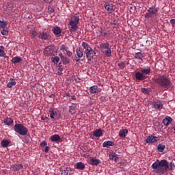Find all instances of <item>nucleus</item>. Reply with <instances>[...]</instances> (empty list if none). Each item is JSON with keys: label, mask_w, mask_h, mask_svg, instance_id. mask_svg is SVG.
I'll use <instances>...</instances> for the list:
<instances>
[{"label": "nucleus", "mask_w": 175, "mask_h": 175, "mask_svg": "<svg viewBox=\"0 0 175 175\" xmlns=\"http://www.w3.org/2000/svg\"><path fill=\"white\" fill-rule=\"evenodd\" d=\"M152 168L154 173L163 174L169 170V164L167 160H157L152 164Z\"/></svg>", "instance_id": "obj_1"}, {"label": "nucleus", "mask_w": 175, "mask_h": 175, "mask_svg": "<svg viewBox=\"0 0 175 175\" xmlns=\"http://www.w3.org/2000/svg\"><path fill=\"white\" fill-rule=\"evenodd\" d=\"M135 79L138 81H142L146 79L144 75L139 72H135Z\"/></svg>", "instance_id": "obj_21"}, {"label": "nucleus", "mask_w": 175, "mask_h": 175, "mask_svg": "<svg viewBox=\"0 0 175 175\" xmlns=\"http://www.w3.org/2000/svg\"><path fill=\"white\" fill-rule=\"evenodd\" d=\"M63 70H64L63 68H59V71L60 72H62L63 71Z\"/></svg>", "instance_id": "obj_54"}, {"label": "nucleus", "mask_w": 175, "mask_h": 175, "mask_svg": "<svg viewBox=\"0 0 175 175\" xmlns=\"http://www.w3.org/2000/svg\"><path fill=\"white\" fill-rule=\"evenodd\" d=\"M59 57H60L62 62H63L64 65H68L70 64V59L63 55V53H59Z\"/></svg>", "instance_id": "obj_14"}, {"label": "nucleus", "mask_w": 175, "mask_h": 175, "mask_svg": "<svg viewBox=\"0 0 175 175\" xmlns=\"http://www.w3.org/2000/svg\"><path fill=\"white\" fill-rule=\"evenodd\" d=\"M142 92L143 94H146V95H148V94H149V90H148V89L145 88H142Z\"/></svg>", "instance_id": "obj_43"}, {"label": "nucleus", "mask_w": 175, "mask_h": 175, "mask_svg": "<svg viewBox=\"0 0 175 175\" xmlns=\"http://www.w3.org/2000/svg\"><path fill=\"white\" fill-rule=\"evenodd\" d=\"M0 144L3 148H8L9 144H10V142L6 139H3Z\"/></svg>", "instance_id": "obj_35"}, {"label": "nucleus", "mask_w": 175, "mask_h": 175, "mask_svg": "<svg viewBox=\"0 0 175 175\" xmlns=\"http://www.w3.org/2000/svg\"><path fill=\"white\" fill-rule=\"evenodd\" d=\"M46 3H51L53 2V0H43Z\"/></svg>", "instance_id": "obj_52"}, {"label": "nucleus", "mask_w": 175, "mask_h": 175, "mask_svg": "<svg viewBox=\"0 0 175 175\" xmlns=\"http://www.w3.org/2000/svg\"><path fill=\"white\" fill-rule=\"evenodd\" d=\"M170 23L173 25V27H175V19H170Z\"/></svg>", "instance_id": "obj_50"}, {"label": "nucleus", "mask_w": 175, "mask_h": 175, "mask_svg": "<svg viewBox=\"0 0 175 175\" xmlns=\"http://www.w3.org/2000/svg\"><path fill=\"white\" fill-rule=\"evenodd\" d=\"M109 157L110 160L114 161V162L116 163H118L119 162L118 154H117L116 152L110 154L109 155Z\"/></svg>", "instance_id": "obj_18"}, {"label": "nucleus", "mask_w": 175, "mask_h": 175, "mask_svg": "<svg viewBox=\"0 0 175 175\" xmlns=\"http://www.w3.org/2000/svg\"><path fill=\"white\" fill-rule=\"evenodd\" d=\"M165 148H166L165 145L159 144L158 145V151L159 152H163L164 149H165Z\"/></svg>", "instance_id": "obj_41"}, {"label": "nucleus", "mask_w": 175, "mask_h": 175, "mask_svg": "<svg viewBox=\"0 0 175 175\" xmlns=\"http://www.w3.org/2000/svg\"><path fill=\"white\" fill-rule=\"evenodd\" d=\"M8 27V22L5 20H0V29H6Z\"/></svg>", "instance_id": "obj_30"}, {"label": "nucleus", "mask_w": 175, "mask_h": 175, "mask_svg": "<svg viewBox=\"0 0 175 175\" xmlns=\"http://www.w3.org/2000/svg\"><path fill=\"white\" fill-rule=\"evenodd\" d=\"M66 55L67 57H72V52L70 51H66Z\"/></svg>", "instance_id": "obj_48"}, {"label": "nucleus", "mask_w": 175, "mask_h": 175, "mask_svg": "<svg viewBox=\"0 0 175 175\" xmlns=\"http://www.w3.org/2000/svg\"><path fill=\"white\" fill-rule=\"evenodd\" d=\"M17 82L16 81V80H14V79L11 78L10 79V81L8 82L7 87L8 88H12L13 86L16 85Z\"/></svg>", "instance_id": "obj_27"}, {"label": "nucleus", "mask_w": 175, "mask_h": 175, "mask_svg": "<svg viewBox=\"0 0 175 175\" xmlns=\"http://www.w3.org/2000/svg\"><path fill=\"white\" fill-rule=\"evenodd\" d=\"M93 135L96 137H100L103 135V131L101 129H96L93 132Z\"/></svg>", "instance_id": "obj_23"}, {"label": "nucleus", "mask_w": 175, "mask_h": 175, "mask_svg": "<svg viewBox=\"0 0 175 175\" xmlns=\"http://www.w3.org/2000/svg\"><path fill=\"white\" fill-rule=\"evenodd\" d=\"M11 169H12L14 171L18 172L20 170L23 168V164H11L10 165Z\"/></svg>", "instance_id": "obj_17"}, {"label": "nucleus", "mask_w": 175, "mask_h": 175, "mask_svg": "<svg viewBox=\"0 0 175 175\" xmlns=\"http://www.w3.org/2000/svg\"><path fill=\"white\" fill-rule=\"evenodd\" d=\"M0 32L1 33V34H2L3 36H8L9 31H8L7 27H6V28L0 29Z\"/></svg>", "instance_id": "obj_39"}, {"label": "nucleus", "mask_w": 175, "mask_h": 175, "mask_svg": "<svg viewBox=\"0 0 175 175\" xmlns=\"http://www.w3.org/2000/svg\"><path fill=\"white\" fill-rule=\"evenodd\" d=\"M171 167H174V164H172V162H171V165H170Z\"/></svg>", "instance_id": "obj_56"}, {"label": "nucleus", "mask_w": 175, "mask_h": 175, "mask_svg": "<svg viewBox=\"0 0 175 175\" xmlns=\"http://www.w3.org/2000/svg\"><path fill=\"white\" fill-rule=\"evenodd\" d=\"M62 175H68V171L64 170L63 172H62Z\"/></svg>", "instance_id": "obj_49"}, {"label": "nucleus", "mask_w": 175, "mask_h": 175, "mask_svg": "<svg viewBox=\"0 0 175 175\" xmlns=\"http://www.w3.org/2000/svg\"><path fill=\"white\" fill-rule=\"evenodd\" d=\"M163 101L158 100L153 103V107L156 110H161L163 109Z\"/></svg>", "instance_id": "obj_11"}, {"label": "nucleus", "mask_w": 175, "mask_h": 175, "mask_svg": "<svg viewBox=\"0 0 175 175\" xmlns=\"http://www.w3.org/2000/svg\"><path fill=\"white\" fill-rule=\"evenodd\" d=\"M12 62L14 64H18L22 62V58L20 57H14V58H12Z\"/></svg>", "instance_id": "obj_36"}, {"label": "nucleus", "mask_w": 175, "mask_h": 175, "mask_svg": "<svg viewBox=\"0 0 175 175\" xmlns=\"http://www.w3.org/2000/svg\"><path fill=\"white\" fill-rule=\"evenodd\" d=\"M77 109V105L72 103L71 106L69 107V113L70 114H75V110Z\"/></svg>", "instance_id": "obj_22"}, {"label": "nucleus", "mask_w": 175, "mask_h": 175, "mask_svg": "<svg viewBox=\"0 0 175 175\" xmlns=\"http://www.w3.org/2000/svg\"><path fill=\"white\" fill-rule=\"evenodd\" d=\"M128 133H129V131L127 129L120 130L119 131V136L121 138H124L127 136Z\"/></svg>", "instance_id": "obj_24"}, {"label": "nucleus", "mask_w": 175, "mask_h": 175, "mask_svg": "<svg viewBox=\"0 0 175 175\" xmlns=\"http://www.w3.org/2000/svg\"><path fill=\"white\" fill-rule=\"evenodd\" d=\"M102 33V36L103 38H109L110 37V33H109L108 32H100Z\"/></svg>", "instance_id": "obj_44"}, {"label": "nucleus", "mask_w": 175, "mask_h": 175, "mask_svg": "<svg viewBox=\"0 0 175 175\" xmlns=\"http://www.w3.org/2000/svg\"><path fill=\"white\" fill-rule=\"evenodd\" d=\"M147 12L145 14L146 18H152L158 15V10L154 7L149 8Z\"/></svg>", "instance_id": "obj_6"}, {"label": "nucleus", "mask_w": 175, "mask_h": 175, "mask_svg": "<svg viewBox=\"0 0 175 175\" xmlns=\"http://www.w3.org/2000/svg\"><path fill=\"white\" fill-rule=\"evenodd\" d=\"M68 48L66 46H65V45L62 44L60 46V51H68Z\"/></svg>", "instance_id": "obj_45"}, {"label": "nucleus", "mask_w": 175, "mask_h": 175, "mask_svg": "<svg viewBox=\"0 0 175 175\" xmlns=\"http://www.w3.org/2000/svg\"><path fill=\"white\" fill-rule=\"evenodd\" d=\"M49 149H50V147L46 146V148H44V152L47 153Z\"/></svg>", "instance_id": "obj_51"}, {"label": "nucleus", "mask_w": 175, "mask_h": 175, "mask_svg": "<svg viewBox=\"0 0 175 175\" xmlns=\"http://www.w3.org/2000/svg\"><path fill=\"white\" fill-rule=\"evenodd\" d=\"M154 82L160 86H162L163 88L168 89L171 85V81L169 78H167L165 76L161 75L157 78L154 79Z\"/></svg>", "instance_id": "obj_2"}, {"label": "nucleus", "mask_w": 175, "mask_h": 175, "mask_svg": "<svg viewBox=\"0 0 175 175\" xmlns=\"http://www.w3.org/2000/svg\"><path fill=\"white\" fill-rule=\"evenodd\" d=\"M100 163V160L94 159V158H92L90 159V164L92 165H96L97 166V165H98Z\"/></svg>", "instance_id": "obj_32"}, {"label": "nucleus", "mask_w": 175, "mask_h": 175, "mask_svg": "<svg viewBox=\"0 0 175 175\" xmlns=\"http://www.w3.org/2000/svg\"><path fill=\"white\" fill-rule=\"evenodd\" d=\"M3 122L5 125L11 126L14 123V120L11 118H7L3 120Z\"/></svg>", "instance_id": "obj_28"}, {"label": "nucleus", "mask_w": 175, "mask_h": 175, "mask_svg": "<svg viewBox=\"0 0 175 175\" xmlns=\"http://www.w3.org/2000/svg\"><path fill=\"white\" fill-rule=\"evenodd\" d=\"M0 57H8L5 51H3V49H0Z\"/></svg>", "instance_id": "obj_42"}, {"label": "nucleus", "mask_w": 175, "mask_h": 175, "mask_svg": "<svg viewBox=\"0 0 175 175\" xmlns=\"http://www.w3.org/2000/svg\"><path fill=\"white\" fill-rule=\"evenodd\" d=\"M53 31L55 35H59L62 33V29H60L58 27H56L53 29Z\"/></svg>", "instance_id": "obj_37"}, {"label": "nucleus", "mask_w": 175, "mask_h": 175, "mask_svg": "<svg viewBox=\"0 0 175 175\" xmlns=\"http://www.w3.org/2000/svg\"><path fill=\"white\" fill-rule=\"evenodd\" d=\"M159 140V138H158V137L154 136V135H149L145 140V142L146 144H155Z\"/></svg>", "instance_id": "obj_8"}, {"label": "nucleus", "mask_w": 175, "mask_h": 175, "mask_svg": "<svg viewBox=\"0 0 175 175\" xmlns=\"http://www.w3.org/2000/svg\"><path fill=\"white\" fill-rule=\"evenodd\" d=\"M104 8H105V10L109 12L110 14L113 13V6L112 4H110V3L105 2V4H104Z\"/></svg>", "instance_id": "obj_12"}, {"label": "nucleus", "mask_w": 175, "mask_h": 175, "mask_svg": "<svg viewBox=\"0 0 175 175\" xmlns=\"http://www.w3.org/2000/svg\"><path fill=\"white\" fill-rule=\"evenodd\" d=\"M100 50L103 51V50H106L108 49H111V47L110 46V44L107 43H102V42H99V47H98Z\"/></svg>", "instance_id": "obj_19"}, {"label": "nucleus", "mask_w": 175, "mask_h": 175, "mask_svg": "<svg viewBox=\"0 0 175 175\" xmlns=\"http://www.w3.org/2000/svg\"><path fill=\"white\" fill-rule=\"evenodd\" d=\"M81 46L83 48V49L85 50V51H90L92 50V48H91L90 44L86 42H83Z\"/></svg>", "instance_id": "obj_25"}, {"label": "nucleus", "mask_w": 175, "mask_h": 175, "mask_svg": "<svg viewBox=\"0 0 175 175\" xmlns=\"http://www.w3.org/2000/svg\"><path fill=\"white\" fill-rule=\"evenodd\" d=\"M0 48H1L2 49H3V46H0Z\"/></svg>", "instance_id": "obj_58"}, {"label": "nucleus", "mask_w": 175, "mask_h": 175, "mask_svg": "<svg viewBox=\"0 0 175 175\" xmlns=\"http://www.w3.org/2000/svg\"><path fill=\"white\" fill-rule=\"evenodd\" d=\"M118 66L120 69L123 70L125 67V63L124 62L119 63Z\"/></svg>", "instance_id": "obj_46"}, {"label": "nucleus", "mask_w": 175, "mask_h": 175, "mask_svg": "<svg viewBox=\"0 0 175 175\" xmlns=\"http://www.w3.org/2000/svg\"><path fill=\"white\" fill-rule=\"evenodd\" d=\"M51 61H52V62L54 63V64H57L59 62V58L57 56L51 57Z\"/></svg>", "instance_id": "obj_40"}, {"label": "nucleus", "mask_w": 175, "mask_h": 175, "mask_svg": "<svg viewBox=\"0 0 175 175\" xmlns=\"http://www.w3.org/2000/svg\"><path fill=\"white\" fill-rule=\"evenodd\" d=\"M46 145L47 143L46 142V141H42L40 144V146L43 148H44Z\"/></svg>", "instance_id": "obj_47"}, {"label": "nucleus", "mask_w": 175, "mask_h": 175, "mask_svg": "<svg viewBox=\"0 0 175 175\" xmlns=\"http://www.w3.org/2000/svg\"><path fill=\"white\" fill-rule=\"evenodd\" d=\"M135 59H140L142 62L143 61L144 55L142 53H137L135 55Z\"/></svg>", "instance_id": "obj_38"}, {"label": "nucleus", "mask_w": 175, "mask_h": 175, "mask_svg": "<svg viewBox=\"0 0 175 175\" xmlns=\"http://www.w3.org/2000/svg\"><path fill=\"white\" fill-rule=\"evenodd\" d=\"M114 145H116V144L113 141H105L103 144V147L110 148V147H113Z\"/></svg>", "instance_id": "obj_15"}, {"label": "nucleus", "mask_w": 175, "mask_h": 175, "mask_svg": "<svg viewBox=\"0 0 175 175\" xmlns=\"http://www.w3.org/2000/svg\"><path fill=\"white\" fill-rule=\"evenodd\" d=\"M105 56L107 57L112 56L111 48H109L105 50Z\"/></svg>", "instance_id": "obj_31"}, {"label": "nucleus", "mask_w": 175, "mask_h": 175, "mask_svg": "<svg viewBox=\"0 0 175 175\" xmlns=\"http://www.w3.org/2000/svg\"><path fill=\"white\" fill-rule=\"evenodd\" d=\"M38 38L43 40H47L51 38V36L46 32H40L38 33Z\"/></svg>", "instance_id": "obj_13"}, {"label": "nucleus", "mask_w": 175, "mask_h": 175, "mask_svg": "<svg viewBox=\"0 0 175 175\" xmlns=\"http://www.w3.org/2000/svg\"><path fill=\"white\" fill-rule=\"evenodd\" d=\"M58 74H59V75H62V72H58Z\"/></svg>", "instance_id": "obj_57"}, {"label": "nucleus", "mask_w": 175, "mask_h": 175, "mask_svg": "<svg viewBox=\"0 0 175 175\" xmlns=\"http://www.w3.org/2000/svg\"><path fill=\"white\" fill-rule=\"evenodd\" d=\"M56 115H57V112L56 111H54L53 109H50V110H49L50 118L53 120L54 116H56Z\"/></svg>", "instance_id": "obj_34"}, {"label": "nucleus", "mask_w": 175, "mask_h": 175, "mask_svg": "<svg viewBox=\"0 0 175 175\" xmlns=\"http://www.w3.org/2000/svg\"><path fill=\"white\" fill-rule=\"evenodd\" d=\"M79 23V18L77 16H72L69 22V30L70 32H76L78 30V25Z\"/></svg>", "instance_id": "obj_3"}, {"label": "nucleus", "mask_w": 175, "mask_h": 175, "mask_svg": "<svg viewBox=\"0 0 175 175\" xmlns=\"http://www.w3.org/2000/svg\"><path fill=\"white\" fill-rule=\"evenodd\" d=\"M55 46L53 45L48 46L44 51V55L47 57L55 56Z\"/></svg>", "instance_id": "obj_5"}, {"label": "nucleus", "mask_w": 175, "mask_h": 175, "mask_svg": "<svg viewBox=\"0 0 175 175\" xmlns=\"http://www.w3.org/2000/svg\"><path fill=\"white\" fill-rule=\"evenodd\" d=\"M66 96L67 97L70 96L69 92L66 93Z\"/></svg>", "instance_id": "obj_55"}, {"label": "nucleus", "mask_w": 175, "mask_h": 175, "mask_svg": "<svg viewBox=\"0 0 175 175\" xmlns=\"http://www.w3.org/2000/svg\"><path fill=\"white\" fill-rule=\"evenodd\" d=\"M172 118L170 116H167L165 119L163 120V123L165 126H167L170 124H172Z\"/></svg>", "instance_id": "obj_20"}, {"label": "nucleus", "mask_w": 175, "mask_h": 175, "mask_svg": "<svg viewBox=\"0 0 175 175\" xmlns=\"http://www.w3.org/2000/svg\"><path fill=\"white\" fill-rule=\"evenodd\" d=\"M14 130L16 133H18L22 136L27 135L29 133V131L27 126L22 124H16L14 125Z\"/></svg>", "instance_id": "obj_4"}, {"label": "nucleus", "mask_w": 175, "mask_h": 175, "mask_svg": "<svg viewBox=\"0 0 175 175\" xmlns=\"http://www.w3.org/2000/svg\"><path fill=\"white\" fill-rule=\"evenodd\" d=\"M85 167V164L82 162H78L76 164V169L77 170H83Z\"/></svg>", "instance_id": "obj_29"}, {"label": "nucleus", "mask_w": 175, "mask_h": 175, "mask_svg": "<svg viewBox=\"0 0 175 175\" xmlns=\"http://www.w3.org/2000/svg\"><path fill=\"white\" fill-rule=\"evenodd\" d=\"M71 99H72V100H76L75 96H71Z\"/></svg>", "instance_id": "obj_53"}, {"label": "nucleus", "mask_w": 175, "mask_h": 175, "mask_svg": "<svg viewBox=\"0 0 175 175\" xmlns=\"http://www.w3.org/2000/svg\"><path fill=\"white\" fill-rule=\"evenodd\" d=\"M38 36V32H37L36 30H30V37L31 39L36 38Z\"/></svg>", "instance_id": "obj_33"}, {"label": "nucleus", "mask_w": 175, "mask_h": 175, "mask_svg": "<svg viewBox=\"0 0 175 175\" xmlns=\"http://www.w3.org/2000/svg\"><path fill=\"white\" fill-rule=\"evenodd\" d=\"M101 92V89L97 85H93L91 88H89V92L91 94H100Z\"/></svg>", "instance_id": "obj_9"}, {"label": "nucleus", "mask_w": 175, "mask_h": 175, "mask_svg": "<svg viewBox=\"0 0 175 175\" xmlns=\"http://www.w3.org/2000/svg\"><path fill=\"white\" fill-rule=\"evenodd\" d=\"M50 139H51V142H52L58 143V142H61L62 138L58 135H51L50 137Z\"/></svg>", "instance_id": "obj_16"}, {"label": "nucleus", "mask_w": 175, "mask_h": 175, "mask_svg": "<svg viewBox=\"0 0 175 175\" xmlns=\"http://www.w3.org/2000/svg\"><path fill=\"white\" fill-rule=\"evenodd\" d=\"M150 71H151V68L150 67L141 69V73L143 74L144 75H149L150 73Z\"/></svg>", "instance_id": "obj_26"}, {"label": "nucleus", "mask_w": 175, "mask_h": 175, "mask_svg": "<svg viewBox=\"0 0 175 175\" xmlns=\"http://www.w3.org/2000/svg\"><path fill=\"white\" fill-rule=\"evenodd\" d=\"M85 54L86 55L88 61H92V59H94V54L96 55V53L94 49H92L90 51H85Z\"/></svg>", "instance_id": "obj_10"}, {"label": "nucleus", "mask_w": 175, "mask_h": 175, "mask_svg": "<svg viewBox=\"0 0 175 175\" xmlns=\"http://www.w3.org/2000/svg\"><path fill=\"white\" fill-rule=\"evenodd\" d=\"M83 57V49L81 48H77L76 49V55L74 57V62H79L81 61V59H82Z\"/></svg>", "instance_id": "obj_7"}]
</instances>
